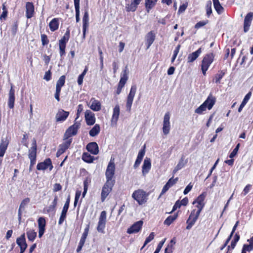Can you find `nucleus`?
Returning a JSON list of instances; mask_svg holds the SVG:
<instances>
[{"label":"nucleus","mask_w":253,"mask_h":253,"mask_svg":"<svg viewBox=\"0 0 253 253\" xmlns=\"http://www.w3.org/2000/svg\"><path fill=\"white\" fill-rule=\"evenodd\" d=\"M149 193H147L142 189L134 191L132 194V197L136 200L139 205H142L147 202V197Z\"/></svg>","instance_id":"1"},{"label":"nucleus","mask_w":253,"mask_h":253,"mask_svg":"<svg viewBox=\"0 0 253 253\" xmlns=\"http://www.w3.org/2000/svg\"><path fill=\"white\" fill-rule=\"evenodd\" d=\"M214 58V55L212 53H207L204 57L201 65V70L204 75H206L207 71L213 61Z\"/></svg>","instance_id":"2"},{"label":"nucleus","mask_w":253,"mask_h":253,"mask_svg":"<svg viewBox=\"0 0 253 253\" xmlns=\"http://www.w3.org/2000/svg\"><path fill=\"white\" fill-rule=\"evenodd\" d=\"M81 123L79 122L76 121L73 125L69 127L66 130L63 136V140H68L72 136L76 135L77 134L78 130L80 127Z\"/></svg>","instance_id":"3"},{"label":"nucleus","mask_w":253,"mask_h":253,"mask_svg":"<svg viewBox=\"0 0 253 253\" xmlns=\"http://www.w3.org/2000/svg\"><path fill=\"white\" fill-rule=\"evenodd\" d=\"M115 165L113 162H110L107 166L105 176L106 181L115 183V180L113 179L115 175Z\"/></svg>","instance_id":"4"},{"label":"nucleus","mask_w":253,"mask_h":253,"mask_svg":"<svg viewBox=\"0 0 253 253\" xmlns=\"http://www.w3.org/2000/svg\"><path fill=\"white\" fill-rule=\"evenodd\" d=\"M137 89V86L136 84H132L131 85L129 94L127 96L126 108V110L130 112L131 108L134 97L135 96L136 91Z\"/></svg>","instance_id":"5"},{"label":"nucleus","mask_w":253,"mask_h":253,"mask_svg":"<svg viewBox=\"0 0 253 253\" xmlns=\"http://www.w3.org/2000/svg\"><path fill=\"white\" fill-rule=\"evenodd\" d=\"M115 183L106 181L102 189L101 194L102 202H104L105 201L109 194L111 192Z\"/></svg>","instance_id":"6"},{"label":"nucleus","mask_w":253,"mask_h":253,"mask_svg":"<svg viewBox=\"0 0 253 253\" xmlns=\"http://www.w3.org/2000/svg\"><path fill=\"white\" fill-rule=\"evenodd\" d=\"M106 222V212L105 211H101L98 222L97 230L98 232L104 233Z\"/></svg>","instance_id":"7"},{"label":"nucleus","mask_w":253,"mask_h":253,"mask_svg":"<svg viewBox=\"0 0 253 253\" xmlns=\"http://www.w3.org/2000/svg\"><path fill=\"white\" fill-rule=\"evenodd\" d=\"M72 142V138L68 140L66 139L64 140L63 142L59 145L58 149L56 154L57 158L59 157L70 147Z\"/></svg>","instance_id":"8"},{"label":"nucleus","mask_w":253,"mask_h":253,"mask_svg":"<svg viewBox=\"0 0 253 253\" xmlns=\"http://www.w3.org/2000/svg\"><path fill=\"white\" fill-rule=\"evenodd\" d=\"M195 211L196 210H193L191 211L189 217L186 221L187 225L186 227V229L187 230H190L198 218L199 214H197V213L195 212Z\"/></svg>","instance_id":"9"},{"label":"nucleus","mask_w":253,"mask_h":253,"mask_svg":"<svg viewBox=\"0 0 253 253\" xmlns=\"http://www.w3.org/2000/svg\"><path fill=\"white\" fill-rule=\"evenodd\" d=\"M169 119V113L167 112L165 114L164 116L163 121V132L165 135H167L169 132L170 128Z\"/></svg>","instance_id":"10"},{"label":"nucleus","mask_w":253,"mask_h":253,"mask_svg":"<svg viewBox=\"0 0 253 253\" xmlns=\"http://www.w3.org/2000/svg\"><path fill=\"white\" fill-rule=\"evenodd\" d=\"M49 168V170H51L53 169L52 162L50 158L46 159L43 162L38 164L37 169L39 170H45Z\"/></svg>","instance_id":"11"},{"label":"nucleus","mask_w":253,"mask_h":253,"mask_svg":"<svg viewBox=\"0 0 253 253\" xmlns=\"http://www.w3.org/2000/svg\"><path fill=\"white\" fill-rule=\"evenodd\" d=\"M39 228V237L41 238L43 235L45 230L46 221L45 218L40 217L38 219Z\"/></svg>","instance_id":"12"},{"label":"nucleus","mask_w":253,"mask_h":253,"mask_svg":"<svg viewBox=\"0 0 253 253\" xmlns=\"http://www.w3.org/2000/svg\"><path fill=\"white\" fill-rule=\"evenodd\" d=\"M69 115V112L64 111L62 109H59L55 117L56 122H62L65 121L68 118Z\"/></svg>","instance_id":"13"},{"label":"nucleus","mask_w":253,"mask_h":253,"mask_svg":"<svg viewBox=\"0 0 253 253\" xmlns=\"http://www.w3.org/2000/svg\"><path fill=\"white\" fill-rule=\"evenodd\" d=\"M143 223V221L141 220L135 222L127 229V233L128 234H132L138 232L142 228Z\"/></svg>","instance_id":"14"},{"label":"nucleus","mask_w":253,"mask_h":253,"mask_svg":"<svg viewBox=\"0 0 253 253\" xmlns=\"http://www.w3.org/2000/svg\"><path fill=\"white\" fill-rule=\"evenodd\" d=\"M253 19V12H249L245 16L244 21V31L245 32L249 31Z\"/></svg>","instance_id":"15"},{"label":"nucleus","mask_w":253,"mask_h":253,"mask_svg":"<svg viewBox=\"0 0 253 253\" xmlns=\"http://www.w3.org/2000/svg\"><path fill=\"white\" fill-rule=\"evenodd\" d=\"M85 120L88 126L93 125L95 122L94 114L90 110H86L85 112Z\"/></svg>","instance_id":"16"},{"label":"nucleus","mask_w":253,"mask_h":253,"mask_svg":"<svg viewBox=\"0 0 253 253\" xmlns=\"http://www.w3.org/2000/svg\"><path fill=\"white\" fill-rule=\"evenodd\" d=\"M216 101V98L211 93H210L206 100L203 103L208 110H211Z\"/></svg>","instance_id":"17"},{"label":"nucleus","mask_w":253,"mask_h":253,"mask_svg":"<svg viewBox=\"0 0 253 253\" xmlns=\"http://www.w3.org/2000/svg\"><path fill=\"white\" fill-rule=\"evenodd\" d=\"M89 26V15L87 10H85L83 18V32L84 38L85 32Z\"/></svg>","instance_id":"18"},{"label":"nucleus","mask_w":253,"mask_h":253,"mask_svg":"<svg viewBox=\"0 0 253 253\" xmlns=\"http://www.w3.org/2000/svg\"><path fill=\"white\" fill-rule=\"evenodd\" d=\"M151 168V162L150 158H146L144 159L143 164L142 167V172L143 175L145 176L148 173Z\"/></svg>","instance_id":"19"},{"label":"nucleus","mask_w":253,"mask_h":253,"mask_svg":"<svg viewBox=\"0 0 253 253\" xmlns=\"http://www.w3.org/2000/svg\"><path fill=\"white\" fill-rule=\"evenodd\" d=\"M9 144L7 138H2L0 143V157H3Z\"/></svg>","instance_id":"20"},{"label":"nucleus","mask_w":253,"mask_h":253,"mask_svg":"<svg viewBox=\"0 0 253 253\" xmlns=\"http://www.w3.org/2000/svg\"><path fill=\"white\" fill-rule=\"evenodd\" d=\"M9 144L7 138H2L0 143V157H3Z\"/></svg>","instance_id":"21"},{"label":"nucleus","mask_w":253,"mask_h":253,"mask_svg":"<svg viewBox=\"0 0 253 253\" xmlns=\"http://www.w3.org/2000/svg\"><path fill=\"white\" fill-rule=\"evenodd\" d=\"M86 150L93 155H96L99 153V149L97 144L95 142L89 143L86 147Z\"/></svg>","instance_id":"22"},{"label":"nucleus","mask_w":253,"mask_h":253,"mask_svg":"<svg viewBox=\"0 0 253 253\" xmlns=\"http://www.w3.org/2000/svg\"><path fill=\"white\" fill-rule=\"evenodd\" d=\"M243 55V57L242 59V61L240 63L241 65H244V63L249 59H250L249 63V65L253 59V55L251 57H249L248 48H243L241 51V55Z\"/></svg>","instance_id":"23"},{"label":"nucleus","mask_w":253,"mask_h":253,"mask_svg":"<svg viewBox=\"0 0 253 253\" xmlns=\"http://www.w3.org/2000/svg\"><path fill=\"white\" fill-rule=\"evenodd\" d=\"M15 91L11 86L9 92L8 100V106L10 109H13L14 106L15 101Z\"/></svg>","instance_id":"24"},{"label":"nucleus","mask_w":253,"mask_h":253,"mask_svg":"<svg viewBox=\"0 0 253 253\" xmlns=\"http://www.w3.org/2000/svg\"><path fill=\"white\" fill-rule=\"evenodd\" d=\"M201 52V48H199L196 51L190 53L187 57V62L192 63L194 62L199 56Z\"/></svg>","instance_id":"25"},{"label":"nucleus","mask_w":253,"mask_h":253,"mask_svg":"<svg viewBox=\"0 0 253 253\" xmlns=\"http://www.w3.org/2000/svg\"><path fill=\"white\" fill-rule=\"evenodd\" d=\"M26 17L27 18H31L33 16L34 12V6L32 2H28L26 5Z\"/></svg>","instance_id":"26"},{"label":"nucleus","mask_w":253,"mask_h":253,"mask_svg":"<svg viewBox=\"0 0 253 253\" xmlns=\"http://www.w3.org/2000/svg\"><path fill=\"white\" fill-rule=\"evenodd\" d=\"M155 39V35L153 31H150L146 36V44L149 47Z\"/></svg>","instance_id":"27"},{"label":"nucleus","mask_w":253,"mask_h":253,"mask_svg":"<svg viewBox=\"0 0 253 253\" xmlns=\"http://www.w3.org/2000/svg\"><path fill=\"white\" fill-rule=\"evenodd\" d=\"M91 104L90 108L94 111H98L101 109V103L100 102L94 98H92L90 100Z\"/></svg>","instance_id":"28"},{"label":"nucleus","mask_w":253,"mask_h":253,"mask_svg":"<svg viewBox=\"0 0 253 253\" xmlns=\"http://www.w3.org/2000/svg\"><path fill=\"white\" fill-rule=\"evenodd\" d=\"M16 244L18 245L20 248L22 247L24 248H27L25 233L22 234L19 237L17 238Z\"/></svg>","instance_id":"29"},{"label":"nucleus","mask_w":253,"mask_h":253,"mask_svg":"<svg viewBox=\"0 0 253 253\" xmlns=\"http://www.w3.org/2000/svg\"><path fill=\"white\" fill-rule=\"evenodd\" d=\"M120 115V106L119 105H116L113 109V113L111 119L112 123H116L118 120Z\"/></svg>","instance_id":"30"},{"label":"nucleus","mask_w":253,"mask_h":253,"mask_svg":"<svg viewBox=\"0 0 253 253\" xmlns=\"http://www.w3.org/2000/svg\"><path fill=\"white\" fill-rule=\"evenodd\" d=\"M239 239L240 235L238 233H236L234 236V239L231 241L230 245L228 246L227 247L228 251L226 253H232V252L230 251V248L232 250L234 249Z\"/></svg>","instance_id":"31"},{"label":"nucleus","mask_w":253,"mask_h":253,"mask_svg":"<svg viewBox=\"0 0 253 253\" xmlns=\"http://www.w3.org/2000/svg\"><path fill=\"white\" fill-rule=\"evenodd\" d=\"M26 235L28 240L31 242H33L35 240L37 233L33 229H27Z\"/></svg>","instance_id":"32"},{"label":"nucleus","mask_w":253,"mask_h":253,"mask_svg":"<svg viewBox=\"0 0 253 253\" xmlns=\"http://www.w3.org/2000/svg\"><path fill=\"white\" fill-rule=\"evenodd\" d=\"M70 37V32L69 31H66L64 36L59 41V47H65L66 43L68 41Z\"/></svg>","instance_id":"33"},{"label":"nucleus","mask_w":253,"mask_h":253,"mask_svg":"<svg viewBox=\"0 0 253 253\" xmlns=\"http://www.w3.org/2000/svg\"><path fill=\"white\" fill-rule=\"evenodd\" d=\"M139 4V3L135 2V1L132 0L131 3L126 4V9L127 12H134L136 10Z\"/></svg>","instance_id":"34"},{"label":"nucleus","mask_w":253,"mask_h":253,"mask_svg":"<svg viewBox=\"0 0 253 253\" xmlns=\"http://www.w3.org/2000/svg\"><path fill=\"white\" fill-rule=\"evenodd\" d=\"M214 7L218 14H221L224 11V8L220 4L218 0H212Z\"/></svg>","instance_id":"35"},{"label":"nucleus","mask_w":253,"mask_h":253,"mask_svg":"<svg viewBox=\"0 0 253 253\" xmlns=\"http://www.w3.org/2000/svg\"><path fill=\"white\" fill-rule=\"evenodd\" d=\"M252 95V92L251 91L249 92L245 96L244 98L243 99V100L242 101L241 104H240L239 108H238V112H241L243 108V107L245 106V105L247 104L250 98H251V96Z\"/></svg>","instance_id":"36"},{"label":"nucleus","mask_w":253,"mask_h":253,"mask_svg":"<svg viewBox=\"0 0 253 253\" xmlns=\"http://www.w3.org/2000/svg\"><path fill=\"white\" fill-rule=\"evenodd\" d=\"M82 160L87 163H91L95 159L93 156H92L87 152H84L82 155Z\"/></svg>","instance_id":"37"},{"label":"nucleus","mask_w":253,"mask_h":253,"mask_svg":"<svg viewBox=\"0 0 253 253\" xmlns=\"http://www.w3.org/2000/svg\"><path fill=\"white\" fill-rule=\"evenodd\" d=\"M58 197L57 195H55L53 201L51 204L49 205L47 209V212H50L55 211V208L57 204Z\"/></svg>","instance_id":"38"},{"label":"nucleus","mask_w":253,"mask_h":253,"mask_svg":"<svg viewBox=\"0 0 253 253\" xmlns=\"http://www.w3.org/2000/svg\"><path fill=\"white\" fill-rule=\"evenodd\" d=\"M235 49L236 48H231V51H230L229 48H226L223 58L224 60L227 59L229 57L230 59H232L235 53Z\"/></svg>","instance_id":"39"},{"label":"nucleus","mask_w":253,"mask_h":253,"mask_svg":"<svg viewBox=\"0 0 253 253\" xmlns=\"http://www.w3.org/2000/svg\"><path fill=\"white\" fill-rule=\"evenodd\" d=\"M157 0H145V7L147 12L152 9L156 4Z\"/></svg>","instance_id":"40"},{"label":"nucleus","mask_w":253,"mask_h":253,"mask_svg":"<svg viewBox=\"0 0 253 253\" xmlns=\"http://www.w3.org/2000/svg\"><path fill=\"white\" fill-rule=\"evenodd\" d=\"M100 126L98 124L95 125V126L90 130L89 132V135L94 137L97 135L100 132Z\"/></svg>","instance_id":"41"},{"label":"nucleus","mask_w":253,"mask_h":253,"mask_svg":"<svg viewBox=\"0 0 253 253\" xmlns=\"http://www.w3.org/2000/svg\"><path fill=\"white\" fill-rule=\"evenodd\" d=\"M207 195L206 192H203L201 195H200L193 202V204H195L196 203L201 204H205L204 201L205 200V197Z\"/></svg>","instance_id":"42"},{"label":"nucleus","mask_w":253,"mask_h":253,"mask_svg":"<svg viewBox=\"0 0 253 253\" xmlns=\"http://www.w3.org/2000/svg\"><path fill=\"white\" fill-rule=\"evenodd\" d=\"M59 23L56 18L52 19L49 24L50 29L52 31H54L58 28Z\"/></svg>","instance_id":"43"},{"label":"nucleus","mask_w":253,"mask_h":253,"mask_svg":"<svg viewBox=\"0 0 253 253\" xmlns=\"http://www.w3.org/2000/svg\"><path fill=\"white\" fill-rule=\"evenodd\" d=\"M177 217V214H174L173 215H169L164 221V224L168 226L170 225Z\"/></svg>","instance_id":"44"},{"label":"nucleus","mask_w":253,"mask_h":253,"mask_svg":"<svg viewBox=\"0 0 253 253\" xmlns=\"http://www.w3.org/2000/svg\"><path fill=\"white\" fill-rule=\"evenodd\" d=\"M225 75V73L223 71L219 72L215 75L213 81L216 83H219L220 81L222 79Z\"/></svg>","instance_id":"45"},{"label":"nucleus","mask_w":253,"mask_h":253,"mask_svg":"<svg viewBox=\"0 0 253 253\" xmlns=\"http://www.w3.org/2000/svg\"><path fill=\"white\" fill-rule=\"evenodd\" d=\"M187 163V162H184V158L183 157H182L179 162H178V164L177 165V166H176V167L175 168L174 170H173V172H175L176 171H177V170L181 169L183 167H184L185 165L186 164V163Z\"/></svg>","instance_id":"46"},{"label":"nucleus","mask_w":253,"mask_h":253,"mask_svg":"<svg viewBox=\"0 0 253 253\" xmlns=\"http://www.w3.org/2000/svg\"><path fill=\"white\" fill-rule=\"evenodd\" d=\"M30 199L29 198H26L23 199L19 206L18 210H20V211L24 210L25 207L30 202Z\"/></svg>","instance_id":"47"},{"label":"nucleus","mask_w":253,"mask_h":253,"mask_svg":"<svg viewBox=\"0 0 253 253\" xmlns=\"http://www.w3.org/2000/svg\"><path fill=\"white\" fill-rule=\"evenodd\" d=\"M145 153V145L139 152L136 160L141 162Z\"/></svg>","instance_id":"48"},{"label":"nucleus","mask_w":253,"mask_h":253,"mask_svg":"<svg viewBox=\"0 0 253 253\" xmlns=\"http://www.w3.org/2000/svg\"><path fill=\"white\" fill-rule=\"evenodd\" d=\"M127 79H128V77H127V73H126V70H125L124 72L123 73V75L121 76V79L119 81V83H120V84H122L125 85Z\"/></svg>","instance_id":"49"},{"label":"nucleus","mask_w":253,"mask_h":253,"mask_svg":"<svg viewBox=\"0 0 253 253\" xmlns=\"http://www.w3.org/2000/svg\"><path fill=\"white\" fill-rule=\"evenodd\" d=\"M207 108L206 107L205 104L202 103L199 107H198L195 110V113L198 114H202L203 112L206 110Z\"/></svg>","instance_id":"50"},{"label":"nucleus","mask_w":253,"mask_h":253,"mask_svg":"<svg viewBox=\"0 0 253 253\" xmlns=\"http://www.w3.org/2000/svg\"><path fill=\"white\" fill-rule=\"evenodd\" d=\"M65 79L66 77L65 75L61 76L57 81L56 85H59V86L62 87L65 84Z\"/></svg>","instance_id":"51"},{"label":"nucleus","mask_w":253,"mask_h":253,"mask_svg":"<svg viewBox=\"0 0 253 253\" xmlns=\"http://www.w3.org/2000/svg\"><path fill=\"white\" fill-rule=\"evenodd\" d=\"M37 150L30 149L29 151L28 157L29 159H36Z\"/></svg>","instance_id":"52"},{"label":"nucleus","mask_w":253,"mask_h":253,"mask_svg":"<svg viewBox=\"0 0 253 253\" xmlns=\"http://www.w3.org/2000/svg\"><path fill=\"white\" fill-rule=\"evenodd\" d=\"M154 238V233L152 232L150 234L149 236L146 239L144 245L142 248H144L148 243L150 242Z\"/></svg>","instance_id":"53"},{"label":"nucleus","mask_w":253,"mask_h":253,"mask_svg":"<svg viewBox=\"0 0 253 253\" xmlns=\"http://www.w3.org/2000/svg\"><path fill=\"white\" fill-rule=\"evenodd\" d=\"M240 144L238 143L237 144V145L236 146L235 148L233 150V151L230 154L229 157L230 158H232L236 155V154L238 151V150L240 148Z\"/></svg>","instance_id":"54"},{"label":"nucleus","mask_w":253,"mask_h":253,"mask_svg":"<svg viewBox=\"0 0 253 253\" xmlns=\"http://www.w3.org/2000/svg\"><path fill=\"white\" fill-rule=\"evenodd\" d=\"M207 15L209 17L212 13L211 2L209 1L206 5Z\"/></svg>","instance_id":"55"},{"label":"nucleus","mask_w":253,"mask_h":253,"mask_svg":"<svg viewBox=\"0 0 253 253\" xmlns=\"http://www.w3.org/2000/svg\"><path fill=\"white\" fill-rule=\"evenodd\" d=\"M69 204H70V197H69L67 200L66 201L64 204V206L63 207V208L62 209V211L64 212H67L69 207Z\"/></svg>","instance_id":"56"},{"label":"nucleus","mask_w":253,"mask_h":253,"mask_svg":"<svg viewBox=\"0 0 253 253\" xmlns=\"http://www.w3.org/2000/svg\"><path fill=\"white\" fill-rule=\"evenodd\" d=\"M178 178L176 177L175 178H173V177L170 178L168 181L167 182L168 185L170 187L174 185L178 181Z\"/></svg>","instance_id":"57"},{"label":"nucleus","mask_w":253,"mask_h":253,"mask_svg":"<svg viewBox=\"0 0 253 253\" xmlns=\"http://www.w3.org/2000/svg\"><path fill=\"white\" fill-rule=\"evenodd\" d=\"M208 23V20H206V21H201L198 22L195 25V28L196 29H199V28H200L205 26Z\"/></svg>","instance_id":"58"},{"label":"nucleus","mask_w":253,"mask_h":253,"mask_svg":"<svg viewBox=\"0 0 253 253\" xmlns=\"http://www.w3.org/2000/svg\"><path fill=\"white\" fill-rule=\"evenodd\" d=\"M18 24L17 22H14L11 26V34L14 36L17 31Z\"/></svg>","instance_id":"59"},{"label":"nucleus","mask_w":253,"mask_h":253,"mask_svg":"<svg viewBox=\"0 0 253 253\" xmlns=\"http://www.w3.org/2000/svg\"><path fill=\"white\" fill-rule=\"evenodd\" d=\"M66 214H67L66 212H62V211L61 212V214L60 217L59 221H58L59 225H61L63 223V222H64V221L65 220V219L66 217Z\"/></svg>","instance_id":"60"},{"label":"nucleus","mask_w":253,"mask_h":253,"mask_svg":"<svg viewBox=\"0 0 253 253\" xmlns=\"http://www.w3.org/2000/svg\"><path fill=\"white\" fill-rule=\"evenodd\" d=\"M41 38H42V44L43 46H45L48 43L49 41L47 39V37L45 35L42 34L41 35Z\"/></svg>","instance_id":"61"},{"label":"nucleus","mask_w":253,"mask_h":253,"mask_svg":"<svg viewBox=\"0 0 253 253\" xmlns=\"http://www.w3.org/2000/svg\"><path fill=\"white\" fill-rule=\"evenodd\" d=\"M165 240L166 239H164V241H161L158 245L157 246V247L155 250V251L154 252V253H159L160 251V250H161L165 242Z\"/></svg>","instance_id":"62"},{"label":"nucleus","mask_w":253,"mask_h":253,"mask_svg":"<svg viewBox=\"0 0 253 253\" xmlns=\"http://www.w3.org/2000/svg\"><path fill=\"white\" fill-rule=\"evenodd\" d=\"M251 187L252 185L251 184L247 185L243 191L242 194L244 196L246 195L250 192Z\"/></svg>","instance_id":"63"},{"label":"nucleus","mask_w":253,"mask_h":253,"mask_svg":"<svg viewBox=\"0 0 253 253\" xmlns=\"http://www.w3.org/2000/svg\"><path fill=\"white\" fill-rule=\"evenodd\" d=\"M51 78V73L50 70L46 72L43 77V79L46 81H49Z\"/></svg>","instance_id":"64"}]
</instances>
